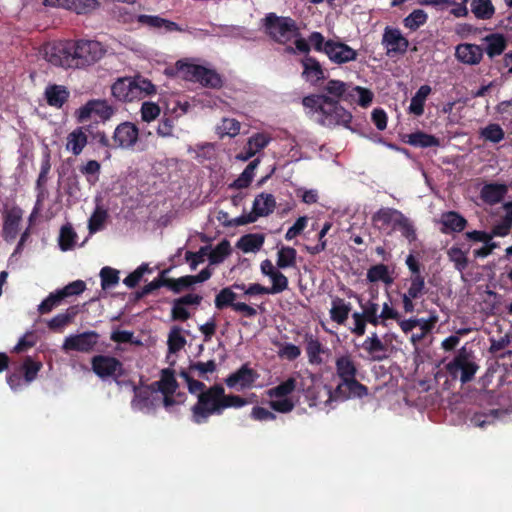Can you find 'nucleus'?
Listing matches in <instances>:
<instances>
[{
	"label": "nucleus",
	"instance_id": "6e6d98bb",
	"mask_svg": "<svg viewBox=\"0 0 512 512\" xmlns=\"http://www.w3.org/2000/svg\"><path fill=\"white\" fill-rule=\"evenodd\" d=\"M396 230L400 231L402 236L405 237L409 243L417 240L416 229L413 222L407 218L404 214L396 225Z\"/></svg>",
	"mask_w": 512,
	"mask_h": 512
},
{
	"label": "nucleus",
	"instance_id": "c9c22d12",
	"mask_svg": "<svg viewBox=\"0 0 512 512\" xmlns=\"http://www.w3.org/2000/svg\"><path fill=\"white\" fill-rule=\"evenodd\" d=\"M45 97L50 106L61 108L69 97V92L62 85H49L45 89Z\"/></svg>",
	"mask_w": 512,
	"mask_h": 512
},
{
	"label": "nucleus",
	"instance_id": "79ce46f5",
	"mask_svg": "<svg viewBox=\"0 0 512 512\" xmlns=\"http://www.w3.org/2000/svg\"><path fill=\"white\" fill-rule=\"evenodd\" d=\"M348 97L361 107H368L373 101L374 94L367 88L360 86H350Z\"/></svg>",
	"mask_w": 512,
	"mask_h": 512
},
{
	"label": "nucleus",
	"instance_id": "b1692460",
	"mask_svg": "<svg viewBox=\"0 0 512 512\" xmlns=\"http://www.w3.org/2000/svg\"><path fill=\"white\" fill-rule=\"evenodd\" d=\"M304 342L306 344L305 350L308 362L311 365H321L324 363L323 355L328 353V349L320 342V340L311 333L304 335Z\"/></svg>",
	"mask_w": 512,
	"mask_h": 512
},
{
	"label": "nucleus",
	"instance_id": "69168bd1",
	"mask_svg": "<svg viewBox=\"0 0 512 512\" xmlns=\"http://www.w3.org/2000/svg\"><path fill=\"white\" fill-rule=\"evenodd\" d=\"M141 119L144 122L150 123L158 118L160 115V107L153 102H144L140 109Z\"/></svg>",
	"mask_w": 512,
	"mask_h": 512
},
{
	"label": "nucleus",
	"instance_id": "20e7f679",
	"mask_svg": "<svg viewBox=\"0 0 512 512\" xmlns=\"http://www.w3.org/2000/svg\"><path fill=\"white\" fill-rule=\"evenodd\" d=\"M155 91V86L151 81L142 77L118 78L111 86L113 97L121 102L140 100L145 96L154 94Z\"/></svg>",
	"mask_w": 512,
	"mask_h": 512
},
{
	"label": "nucleus",
	"instance_id": "423d86ee",
	"mask_svg": "<svg viewBox=\"0 0 512 512\" xmlns=\"http://www.w3.org/2000/svg\"><path fill=\"white\" fill-rule=\"evenodd\" d=\"M302 391L310 407L329 410L333 402L342 401L336 397L335 390L332 391L329 386L317 381L313 375L303 380Z\"/></svg>",
	"mask_w": 512,
	"mask_h": 512
},
{
	"label": "nucleus",
	"instance_id": "4468645a",
	"mask_svg": "<svg viewBox=\"0 0 512 512\" xmlns=\"http://www.w3.org/2000/svg\"><path fill=\"white\" fill-rule=\"evenodd\" d=\"M259 374L248 364H243L238 370L229 374L224 382L228 388L243 391L255 386Z\"/></svg>",
	"mask_w": 512,
	"mask_h": 512
},
{
	"label": "nucleus",
	"instance_id": "6e6552de",
	"mask_svg": "<svg viewBox=\"0 0 512 512\" xmlns=\"http://www.w3.org/2000/svg\"><path fill=\"white\" fill-rule=\"evenodd\" d=\"M116 383L121 389H127L134 392V398L131 402V406L135 411L149 413L162 403L159 391L155 390L151 385L138 388L130 381L116 380Z\"/></svg>",
	"mask_w": 512,
	"mask_h": 512
},
{
	"label": "nucleus",
	"instance_id": "f03ea898",
	"mask_svg": "<svg viewBox=\"0 0 512 512\" xmlns=\"http://www.w3.org/2000/svg\"><path fill=\"white\" fill-rule=\"evenodd\" d=\"M303 105L317 114L316 121L323 126L348 127L352 115L338 101L326 95H310L303 98Z\"/></svg>",
	"mask_w": 512,
	"mask_h": 512
},
{
	"label": "nucleus",
	"instance_id": "de8ad7c7",
	"mask_svg": "<svg viewBox=\"0 0 512 512\" xmlns=\"http://www.w3.org/2000/svg\"><path fill=\"white\" fill-rule=\"evenodd\" d=\"M231 253L229 241L222 240L218 243L209 254V262L211 265L222 263Z\"/></svg>",
	"mask_w": 512,
	"mask_h": 512
},
{
	"label": "nucleus",
	"instance_id": "7c9ffc66",
	"mask_svg": "<svg viewBox=\"0 0 512 512\" xmlns=\"http://www.w3.org/2000/svg\"><path fill=\"white\" fill-rule=\"evenodd\" d=\"M485 43V51L489 58L501 55L507 47V40L501 33H491L483 38Z\"/></svg>",
	"mask_w": 512,
	"mask_h": 512
},
{
	"label": "nucleus",
	"instance_id": "f8f14e48",
	"mask_svg": "<svg viewBox=\"0 0 512 512\" xmlns=\"http://www.w3.org/2000/svg\"><path fill=\"white\" fill-rule=\"evenodd\" d=\"M276 207L275 197L270 193H260L253 201L252 211L234 219L235 225H245L255 222L259 217H265L273 213Z\"/></svg>",
	"mask_w": 512,
	"mask_h": 512
},
{
	"label": "nucleus",
	"instance_id": "5701e85b",
	"mask_svg": "<svg viewBox=\"0 0 512 512\" xmlns=\"http://www.w3.org/2000/svg\"><path fill=\"white\" fill-rule=\"evenodd\" d=\"M403 213L393 208H381L372 216L374 227L388 233L396 230V225L402 218Z\"/></svg>",
	"mask_w": 512,
	"mask_h": 512
},
{
	"label": "nucleus",
	"instance_id": "58836bf2",
	"mask_svg": "<svg viewBox=\"0 0 512 512\" xmlns=\"http://www.w3.org/2000/svg\"><path fill=\"white\" fill-rule=\"evenodd\" d=\"M77 233L70 223L63 225L60 229L58 244L62 251L72 250L77 244Z\"/></svg>",
	"mask_w": 512,
	"mask_h": 512
},
{
	"label": "nucleus",
	"instance_id": "13d9d810",
	"mask_svg": "<svg viewBox=\"0 0 512 512\" xmlns=\"http://www.w3.org/2000/svg\"><path fill=\"white\" fill-rule=\"evenodd\" d=\"M271 141V137L266 133H256L247 141L248 149L255 154L263 150Z\"/></svg>",
	"mask_w": 512,
	"mask_h": 512
},
{
	"label": "nucleus",
	"instance_id": "393cba45",
	"mask_svg": "<svg viewBox=\"0 0 512 512\" xmlns=\"http://www.w3.org/2000/svg\"><path fill=\"white\" fill-rule=\"evenodd\" d=\"M455 56L464 64L476 65L482 60L483 48L476 44L462 43L456 46Z\"/></svg>",
	"mask_w": 512,
	"mask_h": 512
},
{
	"label": "nucleus",
	"instance_id": "412c9836",
	"mask_svg": "<svg viewBox=\"0 0 512 512\" xmlns=\"http://www.w3.org/2000/svg\"><path fill=\"white\" fill-rule=\"evenodd\" d=\"M325 54L335 64H345L357 59L358 53L346 43L327 40Z\"/></svg>",
	"mask_w": 512,
	"mask_h": 512
},
{
	"label": "nucleus",
	"instance_id": "1a4fd4ad",
	"mask_svg": "<svg viewBox=\"0 0 512 512\" xmlns=\"http://www.w3.org/2000/svg\"><path fill=\"white\" fill-rule=\"evenodd\" d=\"M104 46L96 40L81 39L73 41L75 68H83L95 64L105 54Z\"/></svg>",
	"mask_w": 512,
	"mask_h": 512
},
{
	"label": "nucleus",
	"instance_id": "39448f33",
	"mask_svg": "<svg viewBox=\"0 0 512 512\" xmlns=\"http://www.w3.org/2000/svg\"><path fill=\"white\" fill-rule=\"evenodd\" d=\"M298 388L297 376H290L266 391L269 398V406L272 410L279 413H289L296 406V400L293 392Z\"/></svg>",
	"mask_w": 512,
	"mask_h": 512
},
{
	"label": "nucleus",
	"instance_id": "338daca9",
	"mask_svg": "<svg viewBox=\"0 0 512 512\" xmlns=\"http://www.w3.org/2000/svg\"><path fill=\"white\" fill-rule=\"evenodd\" d=\"M62 300L63 298L61 297L59 291L50 293L48 297L38 305V312L40 314L49 313L53 308L58 306Z\"/></svg>",
	"mask_w": 512,
	"mask_h": 512
},
{
	"label": "nucleus",
	"instance_id": "0eeeda50",
	"mask_svg": "<svg viewBox=\"0 0 512 512\" xmlns=\"http://www.w3.org/2000/svg\"><path fill=\"white\" fill-rule=\"evenodd\" d=\"M265 32L276 42L285 44L299 36L296 22L290 17L269 13L264 18Z\"/></svg>",
	"mask_w": 512,
	"mask_h": 512
},
{
	"label": "nucleus",
	"instance_id": "a878e982",
	"mask_svg": "<svg viewBox=\"0 0 512 512\" xmlns=\"http://www.w3.org/2000/svg\"><path fill=\"white\" fill-rule=\"evenodd\" d=\"M362 348L368 353L370 358L375 361H381L388 356V349L376 333H372L362 343Z\"/></svg>",
	"mask_w": 512,
	"mask_h": 512
},
{
	"label": "nucleus",
	"instance_id": "2f4dec72",
	"mask_svg": "<svg viewBox=\"0 0 512 512\" xmlns=\"http://www.w3.org/2000/svg\"><path fill=\"white\" fill-rule=\"evenodd\" d=\"M443 233L461 232L467 225V220L454 211L445 212L440 217Z\"/></svg>",
	"mask_w": 512,
	"mask_h": 512
},
{
	"label": "nucleus",
	"instance_id": "c756f323",
	"mask_svg": "<svg viewBox=\"0 0 512 512\" xmlns=\"http://www.w3.org/2000/svg\"><path fill=\"white\" fill-rule=\"evenodd\" d=\"M508 192V187L505 184L489 183L482 187L480 191L481 199L490 205L501 202Z\"/></svg>",
	"mask_w": 512,
	"mask_h": 512
},
{
	"label": "nucleus",
	"instance_id": "f257e3e1",
	"mask_svg": "<svg viewBox=\"0 0 512 512\" xmlns=\"http://www.w3.org/2000/svg\"><path fill=\"white\" fill-rule=\"evenodd\" d=\"M250 402L238 395L226 394L221 385H214L198 395L192 407V418L197 424L205 423L211 415H221L227 408H242Z\"/></svg>",
	"mask_w": 512,
	"mask_h": 512
},
{
	"label": "nucleus",
	"instance_id": "9b49d317",
	"mask_svg": "<svg viewBox=\"0 0 512 512\" xmlns=\"http://www.w3.org/2000/svg\"><path fill=\"white\" fill-rule=\"evenodd\" d=\"M446 369L452 378H459L462 383H467L474 378L478 365L475 363L473 355L463 347L446 365Z\"/></svg>",
	"mask_w": 512,
	"mask_h": 512
},
{
	"label": "nucleus",
	"instance_id": "49530a36",
	"mask_svg": "<svg viewBox=\"0 0 512 512\" xmlns=\"http://www.w3.org/2000/svg\"><path fill=\"white\" fill-rule=\"evenodd\" d=\"M260 163V159H254L251 161L244 171L239 175V177L231 184V187L237 188V189H243L250 185L251 181L253 180L255 169Z\"/></svg>",
	"mask_w": 512,
	"mask_h": 512
},
{
	"label": "nucleus",
	"instance_id": "4d7b16f0",
	"mask_svg": "<svg viewBox=\"0 0 512 512\" xmlns=\"http://www.w3.org/2000/svg\"><path fill=\"white\" fill-rule=\"evenodd\" d=\"M101 286L104 290L113 288L119 282V272L111 267H103L100 271Z\"/></svg>",
	"mask_w": 512,
	"mask_h": 512
},
{
	"label": "nucleus",
	"instance_id": "3c124183",
	"mask_svg": "<svg viewBox=\"0 0 512 512\" xmlns=\"http://www.w3.org/2000/svg\"><path fill=\"white\" fill-rule=\"evenodd\" d=\"M428 19L427 13L422 9H415L407 17L404 18V26L412 31L423 26Z\"/></svg>",
	"mask_w": 512,
	"mask_h": 512
},
{
	"label": "nucleus",
	"instance_id": "6ab92c4d",
	"mask_svg": "<svg viewBox=\"0 0 512 512\" xmlns=\"http://www.w3.org/2000/svg\"><path fill=\"white\" fill-rule=\"evenodd\" d=\"M93 372L102 379L117 378L122 374V364L116 358L105 355H97L91 361Z\"/></svg>",
	"mask_w": 512,
	"mask_h": 512
},
{
	"label": "nucleus",
	"instance_id": "dca6fc26",
	"mask_svg": "<svg viewBox=\"0 0 512 512\" xmlns=\"http://www.w3.org/2000/svg\"><path fill=\"white\" fill-rule=\"evenodd\" d=\"M382 45L389 57L403 55L409 47V41L398 28L387 26L382 36Z\"/></svg>",
	"mask_w": 512,
	"mask_h": 512
},
{
	"label": "nucleus",
	"instance_id": "e433bc0d",
	"mask_svg": "<svg viewBox=\"0 0 512 512\" xmlns=\"http://www.w3.org/2000/svg\"><path fill=\"white\" fill-rule=\"evenodd\" d=\"M264 241L265 236L263 234H247L238 240L237 247L244 253H256L262 248Z\"/></svg>",
	"mask_w": 512,
	"mask_h": 512
},
{
	"label": "nucleus",
	"instance_id": "c85d7f7f",
	"mask_svg": "<svg viewBox=\"0 0 512 512\" xmlns=\"http://www.w3.org/2000/svg\"><path fill=\"white\" fill-rule=\"evenodd\" d=\"M370 299L364 300L362 297L357 296V301L362 309L361 314L365 316V319L368 323L377 326L378 325V311H379V305L376 302L377 298V291L372 290L370 292Z\"/></svg>",
	"mask_w": 512,
	"mask_h": 512
},
{
	"label": "nucleus",
	"instance_id": "37998d69",
	"mask_svg": "<svg viewBox=\"0 0 512 512\" xmlns=\"http://www.w3.org/2000/svg\"><path fill=\"white\" fill-rule=\"evenodd\" d=\"M297 251L289 246H282L277 252L276 266L280 269L296 266Z\"/></svg>",
	"mask_w": 512,
	"mask_h": 512
},
{
	"label": "nucleus",
	"instance_id": "603ef678",
	"mask_svg": "<svg viewBox=\"0 0 512 512\" xmlns=\"http://www.w3.org/2000/svg\"><path fill=\"white\" fill-rule=\"evenodd\" d=\"M275 345L278 348L277 354L281 359L293 361L301 355V349L295 344L288 342H276Z\"/></svg>",
	"mask_w": 512,
	"mask_h": 512
},
{
	"label": "nucleus",
	"instance_id": "ddd939ff",
	"mask_svg": "<svg viewBox=\"0 0 512 512\" xmlns=\"http://www.w3.org/2000/svg\"><path fill=\"white\" fill-rule=\"evenodd\" d=\"M45 57L52 65L63 68H75L73 41H65L47 46Z\"/></svg>",
	"mask_w": 512,
	"mask_h": 512
},
{
	"label": "nucleus",
	"instance_id": "72a5a7b5",
	"mask_svg": "<svg viewBox=\"0 0 512 512\" xmlns=\"http://www.w3.org/2000/svg\"><path fill=\"white\" fill-rule=\"evenodd\" d=\"M351 311V304L340 297H335L331 302L330 318L337 324L343 325Z\"/></svg>",
	"mask_w": 512,
	"mask_h": 512
},
{
	"label": "nucleus",
	"instance_id": "0e129e2a",
	"mask_svg": "<svg viewBox=\"0 0 512 512\" xmlns=\"http://www.w3.org/2000/svg\"><path fill=\"white\" fill-rule=\"evenodd\" d=\"M448 257L459 271H463L468 265L466 253L458 247H451L448 250Z\"/></svg>",
	"mask_w": 512,
	"mask_h": 512
},
{
	"label": "nucleus",
	"instance_id": "4c0bfd02",
	"mask_svg": "<svg viewBox=\"0 0 512 512\" xmlns=\"http://www.w3.org/2000/svg\"><path fill=\"white\" fill-rule=\"evenodd\" d=\"M138 22L149 27L163 29L164 31H181V28L170 20L152 15H139Z\"/></svg>",
	"mask_w": 512,
	"mask_h": 512
},
{
	"label": "nucleus",
	"instance_id": "bb28decb",
	"mask_svg": "<svg viewBox=\"0 0 512 512\" xmlns=\"http://www.w3.org/2000/svg\"><path fill=\"white\" fill-rule=\"evenodd\" d=\"M21 219L22 210L20 208H12L5 214L3 234L6 240L12 241L16 238Z\"/></svg>",
	"mask_w": 512,
	"mask_h": 512
},
{
	"label": "nucleus",
	"instance_id": "cd10ccee",
	"mask_svg": "<svg viewBox=\"0 0 512 512\" xmlns=\"http://www.w3.org/2000/svg\"><path fill=\"white\" fill-rule=\"evenodd\" d=\"M88 143V136L83 127H77L71 131L66 138V150L78 156Z\"/></svg>",
	"mask_w": 512,
	"mask_h": 512
},
{
	"label": "nucleus",
	"instance_id": "e2e57ef3",
	"mask_svg": "<svg viewBox=\"0 0 512 512\" xmlns=\"http://www.w3.org/2000/svg\"><path fill=\"white\" fill-rule=\"evenodd\" d=\"M145 273H151V269L147 263L141 264L136 270L130 273L123 280V283L129 288H134L141 281Z\"/></svg>",
	"mask_w": 512,
	"mask_h": 512
},
{
	"label": "nucleus",
	"instance_id": "bf43d9fd",
	"mask_svg": "<svg viewBox=\"0 0 512 512\" xmlns=\"http://www.w3.org/2000/svg\"><path fill=\"white\" fill-rule=\"evenodd\" d=\"M106 218H107V212L100 207H96L94 213L91 215V217L89 218V222H88V228H89L90 234H93V233L101 230L105 223Z\"/></svg>",
	"mask_w": 512,
	"mask_h": 512
},
{
	"label": "nucleus",
	"instance_id": "7ed1b4c3",
	"mask_svg": "<svg viewBox=\"0 0 512 512\" xmlns=\"http://www.w3.org/2000/svg\"><path fill=\"white\" fill-rule=\"evenodd\" d=\"M336 373L341 382L335 388V395L341 400L362 398L368 393L367 388L356 380L357 369L350 356H340L336 360Z\"/></svg>",
	"mask_w": 512,
	"mask_h": 512
},
{
	"label": "nucleus",
	"instance_id": "2eb2a0df",
	"mask_svg": "<svg viewBox=\"0 0 512 512\" xmlns=\"http://www.w3.org/2000/svg\"><path fill=\"white\" fill-rule=\"evenodd\" d=\"M114 111L106 100L94 99L88 101L76 111L78 122H85L92 117H97L103 121L108 120Z\"/></svg>",
	"mask_w": 512,
	"mask_h": 512
},
{
	"label": "nucleus",
	"instance_id": "864d4df0",
	"mask_svg": "<svg viewBox=\"0 0 512 512\" xmlns=\"http://www.w3.org/2000/svg\"><path fill=\"white\" fill-rule=\"evenodd\" d=\"M481 137L492 143H499L504 139L505 133L499 124L491 123L480 131Z\"/></svg>",
	"mask_w": 512,
	"mask_h": 512
},
{
	"label": "nucleus",
	"instance_id": "aec40b11",
	"mask_svg": "<svg viewBox=\"0 0 512 512\" xmlns=\"http://www.w3.org/2000/svg\"><path fill=\"white\" fill-rule=\"evenodd\" d=\"M99 335L95 331H87L77 335H69L65 338L62 349L65 351L90 352L97 344Z\"/></svg>",
	"mask_w": 512,
	"mask_h": 512
},
{
	"label": "nucleus",
	"instance_id": "8fccbe9b",
	"mask_svg": "<svg viewBox=\"0 0 512 512\" xmlns=\"http://www.w3.org/2000/svg\"><path fill=\"white\" fill-rule=\"evenodd\" d=\"M237 298L236 293L230 287L223 288L219 291V293L215 296L214 304L215 307L219 310H222L226 307L233 308V304H235V300Z\"/></svg>",
	"mask_w": 512,
	"mask_h": 512
},
{
	"label": "nucleus",
	"instance_id": "9d476101",
	"mask_svg": "<svg viewBox=\"0 0 512 512\" xmlns=\"http://www.w3.org/2000/svg\"><path fill=\"white\" fill-rule=\"evenodd\" d=\"M176 65L179 72L188 80L199 82L210 88H218L222 85L220 75L214 70L188 61H178Z\"/></svg>",
	"mask_w": 512,
	"mask_h": 512
},
{
	"label": "nucleus",
	"instance_id": "c03bdc74",
	"mask_svg": "<svg viewBox=\"0 0 512 512\" xmlns=\"http://www.w3.org/2000/svg\"><path fill=\"white\" fill-rule=\"evenodd\" d=\"M186 338L179 326H173L168 334L167 344L170 354H175L186 345Z\"/></svg>",
	"mask_w": 512,
	"mask_h": 512
},
{
	"label": "nucleus",
	"instance_id": "ea45409f",
	"mask_svg": "<svg viewBox=\"0 0 512 512\" xmlns=\"http://www.w3.org/2000/svg\"><path fill=\"white\" fill-rule=\"evenodd\" d=\"M409 145L420 148L436 147L440 145V141L433 135L418 131L407 136Z\"/></svg>",
	"mask_w": 512,
	"mask_h": 512
},
{
	"label": "nucleus",
	"instance_id": "f3484780",
	"mask_svg": "<svg viewBox=\"0 0 512 512\" xmlns=\"http://www.w3.org/2000/svg\"><path fill=\"white\" fill-rule=\"evenodd\" d=\"M151 387L159 391L162 403L166 408L182 402L181 399L176 400L173 397L177 389V382L173 372L170 370H163L160 380L151 384Z\"/></svg>",
	"mask_w": 512,
	"mask_h": 512
},
{
	"label": "nucleus",
	"instance_id": "680f3d73",
	"mask_svg": "<svg viewBox=\"0 0 512 512\" xmlns=\"http://www.w3.org/2000/svg\"><path fill=\"white\" fill-rule=\"evenodd\" d=\"M410 285L405 294L408 297L419 298L425 289V281L422 275H412L410 278Z\"/></svg>",
	"mask_w": 512,
	"mask_h": 512
},
{
	"label": "nucleus",
	"instance_id": "473e14b6",
	"mask_svg": "<svg viewBox=\"0 0 512 512\" xmlns=\"http://www.w3.org/2000/svg\"><path fill=\"white\" fill-rule=\"evenodd\" d=\"M302 66H303L302 76L307 82H310L311 84H315L319 80L324 78L323 69H322L320 63L316 59L306 56L302 60Z\"/></svg>",
	"mask_w": 512,
	"mask_h": 512
},
{
	"label": "nucleus",
	"instance_id": "a19ab883",
	"mask_svg": "<svg viewBox=\"0 0 512 512\" xmlns=\"http://www.w3.org/2000/svg\"><path fill=\"white\" fill-rule=\"evenodd\" d=\"M471 12L477 19L489 20L495 14V8L491 0H472Z\"/></svg>",
	"mask_w": 512,
	"mask_h": 512
},
{
	"label": "nucleus",
	"instance_id": "774afa93",
	"mask_svg": "<svg viewBox=\"0 0 512 512\" xmlns=\"http://www.w3.org/2000/svg\"><path fill=\"white\" fill-rule=\"evenodd\" d=\"M22 367L24 370L25 381L27 383H30L36 378L38 372L42 367V364L40 362L32 360L30 357H27L24 360Z\"/></svg>",
	"mask_w": 512,
	"mask_h": 512
},
{
	"label": "nucleus",
	"instance_id": "a211bd4d",
	"mask_svg": "<svg viewBox=\"0 0 512 512\" xmlns=\"http://www.w3.org/2000/svg\"><path fill=\"white\" fill-rule=\"evenodd\" d=\"M112 138L116 148L132 149L138 141L139 129L132 122H123L115 128Z\"/></svg>",
	"mask_w": 512,
	"mask_h": 512
},
{
	"label": "nucleus",
	"instance_id": "f704fd0d",
	"mask_svg": "<svg viewBox=\"0 0 512 512\" xmlns=\"http://www.w3.org/2000/svg\"><path fill=\"white\" fill-rule=\"evenodd\" d=\"M432 89L429 85H422L411 98L408 112L415 116H421L424 113V106L427 98L431 94Z\"/></svg>",
	"mask_w": 512,
	"mask_h": 512
},
{
	"label": "nucleus",
	"instance_id": "a18cd8bd",
	"mask_svg": "<svg viewBox=\"0 0 512 512\" xmlns=\"http://www.w3.org/2000/svg\"><path fill=\"white\" fill-rule=\"evenodd\" d=\"M241 124L233 118H223L216 126V133L220 138L225 136L235 137L240 133Z\"/></svg>",
	"mask_w": 512,
	"mask_h": 512
},
{
	"label": "nucleus",
	"instance_id": "4be33fe9",
	"mask_svg": "<svg viewBox=\"0 0 512 512\" xmlns=\"http://www.w3.org/2000/svg\"><path fill=\"white\" fill-rule=\"evenodd\" d=\"M261 273L268 277L271 287H268L270 294H279L288 288V278L277 268L271 260L265 259L260 264Z\"/></svg>",
	"mask_w": 512,
	"mask_h": 512
},
{
	"label": "nucleus",
	"instance_id": "09e8293b",
	"mask_svg": "<svg viewBox=\"0 0 512 512\" xmlns=\"http://www.w3.org/2000/svg\"><path fill=\"white\" fill-rule=\"evenodd\" d=\"M188 153L194 154L199 162L211 159L215 154V146L212 143H201L188 147Z\"/></svg>",
	"mask_w": 512,
	"mask_h": 512
},
{
	"label": "nucleus",
	"instance_id": "052dcab7",
	"mask_svg": "<svg viewBox=\"0 0 512 512\" xmlns=\"http://www.w3.org/2000/svg\"><path fill=\"white\" fill-rule=\"evenodd\" d=\"M350 86L339 80H330L327 82L324 90L333 98L339 99L343 95L348 96Z\"/></svg>",
	"mask_w": 512,
	"mask_h": 512
},
{
	"label": "nucleus",
	"instance_id": "5fc2aeb1",
	"mask_svg": "<svg viewBox=\"0 0 512 512\" xmlns=\"http://www.w3.org/2000/svg\"><path fill=\"white\" fill-rule=\"evenodd\" d=\"M76 312L67 310L65 313H60L54 316L49 322L48 327L54 331H62V329L71 323L75 317Z\"/></svg>",
	"mask_w": 512,
	"mask_h": 512
}]
</instances>
